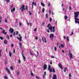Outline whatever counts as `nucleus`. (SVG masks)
<instances>
[{
  "label": "nucleus",
  "mask_w": 79,
  "mask_h": 79,
  "mask_svg": "<svg viewBox=\"0 0 79 79\" xmlns=\"http://www.w3.org/2000/svg\"><path fill=\"white\" fill-rule=\"evenodd\" d=\"M10 37H13V35H10Z\"/></svg>",
  "instance_id": "8fccbe9b"
},
{
  "label": "nucleus",
  "mask_w": 79,
  "mask_h": 79,
  "mask_svg": "<svg viewBox=\"0 0 79 79\" xmlns=\"http://www.w3.org/2000/svg\"><path fill=\"white\" fill-rule=\"evenodd\" d=\"M26 10H27V6L26 7Z\"/></svg>",
  "instance_id": "338daca9"
},
{
  "label": "nucleus",
  "mask_w": 79,
  "mask_h": 79,
  "mask_svg": "<svg viewBox=\"0 0 79 79\" xmlns=\"http://www.w3.org/2000/svg\"><path fill=\"white\" fill-rule=\"evenodd\" d=\"M29 15H32V13H31V11H29Z\"/></svg>",
  "instance_id": "ea45409f"
},
{
  "label": "nucleus",
  "mask_w": 79,
  "mask_h": 79,
  "mask_svg": "<svg viewBox=\"0 0 79 79\" xmlns=\"http://www.w3.org/2000/svg\"><path fill=\"white\" fill-rule=\"evenodd\" d=\"M19 71H18L17 73V75L18 76H19Z\"/></svg>",
  "instance_id": "58836bf2"
},
{
  "label": "nucleus",
  "mask_w": 79,
  "mask_h": 79,
  "mask_svg": "<svg viewBox=\"0 0 79 79\" xmlns=\"http://www.w3.org/2000/svg\"><path fill=\"white\" fill-rule=\"evenodd\" d=\"M0 39H1V40H3L4 39V38H3V37H1L0 36Z\"/></svg>",
  "instance_id": "bb28decb"
},
{
  "label": "nucleus",
  "mask_w": 79,
  "mask_h": 79,
  "mask_svg": "<svg viewBox=\"0 0 79 79\" xmlns=\"http://www.w3.org/2000/svg\"><path fill=\"white\" fill-rule=\"evenodd\" d=\"M69 77H71V73L69 74Z\"/></svg>",
  "instance_id": "a18cd8bd"
},
{
  "label": "nucleus",
  "mask_w": 79,
  "mask_h": 79,
  "mask_svg": "<svg viewBox=\"0 0 79 79\" xmlns=\"http://www.w3.org/2000/svg\"><path fill=\"white\" fill-rule=\"evenodd\" d=\"M41 6H45V4H44V3L42 2H41Z\"/></svg>",
  "instance_id": "a211bd4d"
},
{
  "label": "nucleus",
  "mask_w": 79,
  "mask_h": 79,
  "mask_svg": "<svg viewBox=\"0 0 79 79\" xmlns=\"http://www.w3.org/2000/svg\"><path fill=\"white\" fill-rule=\"evenodd\" d=\"M53 37H54V35H53V34H52V33H51L50 35V38H51V39H53Z\"/></svg>",
  "instance_id": "1a4fd4ad"
},
{
  "label": "nucleus",
  "mask_w": 79,
  "mask_h": 79,
  "mask_svg": "<svg viewBox=\"0 0 79 79\" xmlns=\"http://www.w3.org/2000/svg\"><path fill=\"white\" fill-rule=\"evenodd\" d=\"M5 0V1H6L7 3H8L10 2V0Z\"/></svg>",
  "instance_id": "a878e982"
},
{
  "label": "nucleus",
  "mask_w": 79,
  "mask_h": 79,
  "mask_svg": "<svg viewBox=\"0 0 79 79\" xmlns=\"http://www.w3.org/2000/svg\"><path fill=\"white\" fill-rule=\"evenodd\" d=\"M47 32H50V31H49V30H48V29L47 30Z\"/></svg>",
  "instance_id": "13d9d810"
},
{
  "label": "nucleus",
  "mask_w": 79,
  "mask_h": 79,
  "mask_svg": "<svg viewBox=\"0 0 79 79\" xmlns=\"http://www.w3.org/2000/svg\"><path fill=\"white\" fill-rule=\"evenodd\" d=\"M25 6H24V5H23L20 7L19 8L20 10H21V11L22 12H23V11L24 10H25V8H24Z\"/></svg>",
  "instance_id": "f03ea898"
},
{
  "label": "nucleus",
  "mask_w": 79,
  "mask_h": 79,
  "mask_svg": "<svg viewBox=\"0 0 79 79\" xmlns=\"http://www.w3.org/2000/svg\"><path fill=\"white\" fill-rule=\"evenodd\" d=\"M5 44H7V40H5L4 41V42Z\"/></svg>",
  "instance_id": "b1692460"
},
{
  "label": "nucleus",
  "mask_w": 79,
  "mask_h": 79,
  "mask_svg": "<svg viewBox=\"0 0 79 79\" xmlns=\"http://www.w3.org/2000/svg\"><path fill=\"white\" fill-rule=\"evenodd\" d=\"M69 10H72L71 8V7L70 6L69 7Z\"/></svg>",
  "instance_id": "680f3d73"
},
{
  "label": "nucleus",
  "mask_w": 79,
  "mask_h": 79,
  "mask_svg": "<svg viewBox=\"0 0 79 79\" xmlns=\"http://www.w3.org/2000/svg\"><path fill=\"white\" fill-rule=\"evenodd\" d=\"M5 22L6 23H8V21H7V19H6L5 20Z\"/></svg>",
  "instance_id": "c9c22d12"
},
{
  "label": "nucleus",
  "mask_w": 79,
  "mask_h": 79,
  "mask_svg": "<svg viewBox=\"0 0 79 79\" xmlns=\"http://www.w3.org/2000/svg\"><path fill=\"white\" fill-rule=\"evenodd\" d=\"M64 39H66V37L65 36H64Z\"/></svg>",
  "instance_id": "3c124183"
},
{
  "label": "nucleus",
  "mask_w": 79,
  "mask_h": 79,
  "mask_svg": "<svg viewBox=\"0 0 79 79\" xmlns=\"http://www.w3.org/2000/svg\"><path fill=\"white\" fill-rule=\"evenodd\" d=\"M48 13H49V14H51V10H50L49 11Z\"/></svg>",
  "instance_id": "4c0bfd02"
},
{
  "label": "nucleus",
  "mask_w": 79,
  "mask_h": 79,
  "mask_svg": "<svg viewBox=\"0 0 79 79\" xmlns=\"http://www.w3.org/2000/svg\"><path fill=\"white\" fill-rule=\"evenodd\" d=\"M52 72L53 73H55V70L54 69H52Z\"/></svg>",
  "instance_id": "f704fd0d"
},
{
  "label": "nucleus",
  "mask_w": 79,
  "mask_h": 79,
  "mask_svg": "<svg viewBox=\"0 0 79 79\" xmlns=\"http://www.w3.org/2000/svg\"><path fill=\"white\" fill-rule=\"evenodd\" d=\"M9 31L11 32V34H12L13 32H14V30L13 28H10V29H9Z\"/></svg>",
  "instance_id": "423d86ee"
},
{
  "label": "nucleus",
  "mask_w": 79,
  "mask_h": 79,
  "mask_svg": "<svg viewBox=\"0 0 79 79\" xmlns=\"http://www.w3.org/2000/svg\"><path fill=\"white\" fill-rule=\"evenodd\" d=\"M67 41H69V37L67 36Z\"/></svg>",
  "instance_id": "393cba45"
},
{
  "label": "nucleus",
  "mask_w": 79,
  "mask_h": 79,
  "mask_svg": "<svg viewBox=\"0 0 79 79\" xmlns=\"http://www.w3.org/2000/svg\"><path fill=\"white\" fill-rule=\"evenodd\" d=\"M19 63H21V60H19Z\"/></svg>",
  "instance_id": "0e129e2a"
},
{
  "label": "nucleus",
  "mask_w": 79,
  "mask_h": 79,
  "mask_svg": "<svg viewBox=\"0 0 79 79\" xmlns=\"http://www.w3.org/2000/svg\"><path fill=\"white\" fill-rule=\"evenodd\" d=\"M21 44H22V43L21 42H20L19 44V45L20 46H21Z\"/></svg>",
  "instance_id": "37998d69"
},
{
  "label": "nucleus",
  "mask_w": 79,
  "mask_h": 79,
  "mask_svg": "<svg viewBox=\"0 0 79 79\" xmlns=\"http://www.w3.org/2000/svg\"><path fill=\"white\" fill-rule=\"evenodd\" d=\"M10 69L11 70H13V68L12 67V66L10 67Z\"/></svg>",
  "instance_id": "c85d7f7f"
},
{
  "label": "nucleus",
  "mask_w": 79,
  "mask_h": 79,
  "mask_svg": "<svg viewBox=\"0 0 79 79\" xmlns=\"http://www.w3.org/2000/svg\"><path fill=\"white\" fill-rule=\"evenodd\" d=\"M15 10V8H14L12 9L11 10V12H13V11Z\"/></svg>",
  "instance_id": "412c9836"
},
{
  "label": "nucleus",
  "mask_w": 79,
  "mask_h": 79,
  "mask_svg": "<svg viewBox=\"0 0 79 79\" xmlns=\"http://www.w3.org/2000/svg\"><path fill=\"white\" fill-rule=\"evenodd\" d=\"M51 58H55V56L53 55L51 56Z\"/></svg>",
  "instance_id": "473e14b6"
},
{
  "label": "nucleus",
  "mask_w": 79,
  "mask_h": 79,
  "mask_svg": "<svg viewBox=\"0 0 79 79\" xmlns=\"http://www.w3.org/2000/svg\"><path fill=\"white\" fill-rule=\"evenodd\" d=\"M50 64H52V60H50Z\"/></svg>",
  "instance_id": "e433bc0d"
},
{
  "label": "nucleus",
  "mask_w": 79,
  "mask_h": 79,
  "mask_svg": "<svg viewBox=\"0 0 79 79\" xmlns=\"http://www.w3.org/2000/svg\"><path fill=\"white\" fill-rule=\"evenodd\" d=\"M43 68L44 70H45V69H47V65H46V64H44V66H43Z\"/></svg>",
  "instance_id": "dca6fc26"
},
{
  "label": "nucleus",
  "mask_w": 79,
  "mask_h": 79,
  "mask_svg": "<svg viewBox=\"0 0 79 79\" xmlns=\"http://www.w3.org/2000/svg\"><path fill=\"white\" fill-rule=\"evenodd\" d=\"M42 40L43 41V42L44 43H46L47 42V40H46V38L45 37H42Z\"/></svg>",
  "instance_id": "20e7f679"
},
{
  "label": "nucleus",
  "mask_w": 79,
  "mask_h": 79,
  "mask_svg": "<svg viewBox=\"0 0 79 79\" xmlns=\"http://www.w3.org/2000/svg\"><path fill=\"white\" fill-rule=\"evenodd\" d=\"M69 54L70 56V60H71V59H73V54H72V53H71L70 51L69 52Z\"/></svg>",
  "instance_id": "0eeeda50"
},
{
  "label": "nucleus",
  "mask_w": 79,
  "mask_h": 79,
  "mask_svg": "<svg viewBox=\"0 0 79 79\" xmlns=\"http://www.w3.org/2000/svg\"><path fill=\"white\" fill-rule=\"evenodd\" d=\"M6 38H7V39L8 40H9V39H10V37L9 36V35H7Z\"/></svg>",
  "instance_id": "4be33fe9"
},
{
  "label": "nucleus",
  "mask_w": 79,
  "mask_h": 79,
  "mask_svg": "<svg viewBox=\"0 0 79 79\" xmlns=\"http://www.w3.org/2000/svg\"><path fill=\"white\" fill-rule=\"evenodd\" d=\"M36 78H37L38 79H40V78H39V77H37V76L36 77Z\"/></svg>",
  "instance_id": "4d7b16f0"
},
{
  "label": "nucleus",
  "mask_w": 79,
  "mask_h": 79,
  "mask_svg": "<svg viewBox=\"0 0 79 79\" xmlns=\"http://www.w3.org/2000/svg\"><path fill=\"white\" fill-rule=\"evenodd\" d=\"M13 6L12 5H11L10 6V8H13Z\"/></svg>",
  "instance_id": "09e8293b"
},
{
  "label": "nucleus",
  "mask_w": 79,
  "mask_h": 79,
  "mask_svg": "<svg viewBox=\"0 0 79 79\" xmlns=\"http://www.w3.org/2000/svg\"><path fill=\"white\" fill-rule=\"evenodd\" d=\"M21 24H22V23H19V26H21Z\"/></svg>",
  "instance_id": "603ef678"
},
{
  "label": "nucleus",
  "mask_w": 79,
  "mask_h": 79,
  "mask_svg": "<svg viewBox=\"0 0 79 79\" xmlns=\"http://www.w3.org/2000/svg\"><path fill=\"white\" fill-rule=\"evenodd\" d=\"M9 56L10 57L11 56V55H12V53H11L10 52H9Z\"/></svg>",
  "instance_id": "5701e85b"
},
{
  "label": "nucleus",
  "mask_w": 79,
  "mask_h": 79,
  "mask_svg": "<svg viewBox=\"0 0 79 79\" xmlns=\"http://www.w3.org/2000/svg\"><path fill=\"white\" fill-rule=\"evenodd\" d=\"M52 29H55V26H54L52 27Z\"/></svg>",
  "instance_id": "774afa93"
},
{
  "label": "nucleus",
  "mask_w": 79,
  "mask_h": 79,
  "mask_svg": "<svg viewBox=\"0 0 79 79\" xmlns=\"http://www.w3.org/2000/svg\"><path fill=\"white\" fill-rule=\"evenodd\" d=\"M73 34H74V33H73V32H72L71 34L70 35H73Z\"/></svg>",
  "instance_id": "79ce46f5"
},
{
  "label": "nucleus",
  "mask_w": 79,
  "mask_h": 79,
  "mask_svg": "<svg viewBox=\"0 0 79 79\" xmlns=\"http://www.w3.org/2000/svg\"><path fill=\"white\" fill-rule=\"evenodd\" d=\"M35 39H36V40H38V37H37V36H36Z\"/></svg>",
  "instance_id": "6e6d98bb"
},
{
  "label": "nucleus",
  "mask_w": 79,
  "mask_h": 79,
  "mask_svg": "<svg viewBox=\"0 0 79 79\" xmlns=\"http://www.w3.org/2000/svg\"><path fill=\"white\" fill-rule=\"evenodd\" d=\"M54 50H55V51H56V47H54Z\"/></svg>",
  "instance_id": "bf43d9fd"
},
{
  "label": "nucleus",
  "mask_w": 79,
  "mask_h": 79,
  "mask_svg": "<svg viewBox=\"0 0 79 79\" xmlns=\"http://www.w3.org/2000/svg\"><path fill=\"white\" fill-rule=\"evenodd\" d=\"M30 54L31 56H32V57H33V56H34V55L35 54V53H33L32 52H31V51L30 52Z\"/></svg>",
  "instance_id": "9d476101"
},
{
  "label": "nucleus",
  "mask_w": 79,
  "mask_h": 79,
  "mask_svg": "<svg viewBox=\"0 0 79 79\" xmlns=\"http://www.w3.org/2000/svg\"><path fill=\"white\" fill-rule=\"evenodd\" d=\"M16 32V35H18V31H17Z\"/></svg>",
  "instance_id": "e2e57ef3"
},
{
  "label": "nucleus",
  "mask_w": 79,
  "mask_h": 79,
  "mask_svg": "<svg viewBox=\"0 0 79 79\" xmlns=\"http://www.w3.org/2000/svg\"><path fill=\"white\" fill-rule=\"evenodd\" d=\"M46 18H48V14H46Z\"/></svg>",
  "instance_id": "a19ab883"
},
{
  "label": "nucleus",
  "mask_w": 79,
  "mask_h": 79,
  "mask_svg": "<svg viewBox=\"0 0 79 79\" xmlns=\"http://www.w3.org/2000/svg\"><path fill=\"white\" fill-rule=\"evenodd\" d=\"M31 75L32 76H34V74L32 73H31Z\"/></svg>",
  "instance_id": "c03bdc74"
},
{
  "label": "nucleus",
  "mask_w": 79,
  "mask_h": 79,
  "mask_svg": "<svg viewBox=\"0 0 79 79\" xmlns=\"http://www.w3.org/2000/svg\"><path fill=\"white\" fill-rule=\"evenodd\" d=\"M34 31H35V32H36V31H37V29L36 28H35L34 30Z\"/></svg>",
  "instance_id": "864d4df0"
},
{
  "label": "nucleus",
  "mask_w": 79,
  "mask_h": 79,
  "mask_svg": "<svg viewBox=\"0 0 79 79\" xmlns=\"http://www.w3.org/2000/svg\"><path fill=\"white\" fill-rule=\"evenodd\" d=\"M50 19V22H51L52 21V18L50 17V19Z\"/></svg>",
  "instance_id": "c756f323"
},
{
  "label": "nucleus",
  "mask_w": 79,
  "mask_h": 79,
  "mask_svg": "<svg viewBox=\"0 0 79 79\" xmlns=\"http://www.w3.org/2000/svg\"><path fill=\"white\" fill-rule=\"evenodd\" d=\"M6 71H7V72H8V74H10L11 73H10V71L8 70V69H7V68H6Z\"/></svg>",
  "instance_id": "f3484780"
},
{
  "label": "nucleus",
  "mask_w": 79,
  "mask_h": 79,
  "mask_svg": "<svg viewBox=\"0 0 79 79\" xmlns=\"http://www.w3.org/2000/svg\"><path fill=\"white\" fill-rule=\"evenodd\" d=\"M67 68L66 67H65L64 68V73L66 72V71H67Z\"/></svg>",
  "instance_id": "6ab92c4d"
},
{
  "label": "nucleus",
  "mask_w": 79,
  "mask_h": 79,
  "mask_svg": "<svg viewBox=\"0 0 79 79\" xmlns=\"http://www.w3.org/2000/svg\"><path fill=\"white\" fill-rule=\"evenodd\" d=\"M2 32L3 34H4V35H6V34H7V33L6 32H5V30L4 29L3 30Z\"/></svg>",
  "instance_id": "ddd939ff"
},
{
  "label": "nucleus",
  "mask_w": 79,
  "mask_h": 79,
  "mask_svg": "<svg viewBox=\"0 0 79 79\" xmlns=\"http://www.w3.org/2000/svg\"><path fill=\"white\" fill-rule=\"evenodd\" d=\"M14 45V44H11V47H13V46Z\"/></svg>",
  "instance_id": "49530a36"
},
{
  "label": "nucleus",
  "mask_w": 79,
  "mask_h": 79,
  "mask_svg": "<svg viewBox=\"0 0 79 79\" xmlns=\"http://www.w3.org/2000/svg\"><path fill=\"white\" fill-rule=\"evenodd\" d=\"M50 3H49L48 4V6H50Z\"/></svg>",
  "instance_id": "5fc2aeb1"
},
{
  "label": "nucleus",
  "mask_w": 79,
  "mask_h": 79,
  "mask_svg": "<svg viewBox=\"0 0 79 79\" xmlns=\"http://www.w3.org/2000/svg\"><path fill=\"white\" fill-rule=\"evenodd\" d=\"M50 26V23H49L48 24V26H47V27H49V26Z\"/></svg>",
  "instance_id": "052dcab7"
},
{
  "label": "nucleus",
  "mask_w": 79,
  "mask_h": 79,
  "mask_svg": "<svg viewBox=\"0 0 79 79\" xmlns=\"http://www.w3.org/2000/svg\"><path fill=\"white\" fill-rule=\"evenodd\" d=\"M17 38L19 40V41L20 42H22V37H21V36H20V38L18 37H17Z\"/></svg>",
  "instance_id": "f8f14e48"
},
{
  "label": "nucleus",
  "mask_w": 79,
  "mask_h": 79,
  "mask_svg": "<svg viewBox=\"0 0 79 79\" xmlns=\"http://www.w3.org/2000/svg\"><path fill=\"white\" fill-rule=\"evenodd\" d=\"M60 46L61 47V48H64V45H63V44H60Z\"/></svg>",
  "instance_id": "aec40b11"
},
{
  "label": "nucleus",
  "mask_w": 79,
  "mask_h": 79,
  "mask_svg": "<svg viewBox=\"0 0 79 79\" xmlns=\"http://www.w3.org/2000/svg\"><path fill=\"white\" fill-rule=\"evenodd\" d=\"M42 11V12L44 13V11H45V9L43 8Z\"/></svg>",
  "instance_id": "72a5a7b5"
},
{
  "label": "nucleus",
  "mask_w": 79,
  "mask_h": 79,
  "mask_svg": "<svg viewBox=\"0 0 79 79\" xmlns=\"http://www.w3.org/2000/svg\"><path fill=\"white\" fill-rule=\"evenodd\" d=\"M4 78L5 79H8V77H7V76H5Z\"/></svg>",
  "instance_id": "2f4dec72"
},
{
  "label": "nucleus",
  "mask_w": 79,
  "mask_h": 79,
  "mask_svg": "<svg viewBox=\"0 0 79 79\" xmlns=\"http://www.w3.org/2000/svg\"><path fill=\"white\" fill-rule=\"evenodd\" d=\"M74 14L75 23H78L79 25V19L77 18L79 15V12L77 11L74 12Z\"/></svg>",
  "instance_id": "f257e3e1"
},
{
  "label": "nucleus",
  "mask_w": 79,
  "mask_h": 79,
  "mask_svg": "<svg viewBox=\"0 0 79 79\" xmlns=\"http://www.w3.org/2000/svg\"><path fill=\"white\" fill-rule=\"evenodd\" d=\"M48 29L51 32H52V26H50L49 27H48Z\"/></svg>",
  "instance_id": "9b49d317"
},
{
  "label": "nucleus",
  "mask_w": 79,
  "mask_h": 79,
  "mask_svg": "<svg viewBox=\"0 0 79 79\" xmlns=\"http://www.w3.org/2000/svg\"><path fill=\"white\" fill-rule=\"evenodd\" d=\"M34 5L35 6H36V2H32V6L31 7L32 9H33Z\"/></svg>",
  "instance_id": "6e6552de"
},
{
  "label": "nucleus",
  "mask_w": 79,
  "mask_h": 79,
  "mask_svg": "<svg viewBox=\"0 0 79 79\" xmlns=\"http://www.w3.org/2000/svg\"><path fill=\"white\" fill-rule=\"evenodd\" d=\"M58 66H59V68H60V69H63V67H62V65H61V63H59L58 64Z\"/></svg>",
  "instance_id": "4468645a"
},
{
  "label": "nucleus",
  "mask_w": 79,
  "mask_h": 79,
  "mask_svg": "<svg viewBox=\"0 0 79 79\" xmlns=\"http://www.w3.org/2000/svg\"><path fill=\"white\" fill-rule=\"evenodd\" d=\"M48 70L50 73H52V69L51 67L50 66V65H48Z\"/></svg>",
  "instance_id": "7ed1b4c3"
},
{
  "label": "nucleus",
  "mask_w": 79,
  "mask_h": 79,
  "mask_svg": "<svg viewBox=\"0 0 79 79\" xmlns=\"http://www.w3.org/2000/svg\"><path fill=\"white\" fill-rule=\"evenodd\" d=\"M26 22H27V24L28 25V26H29V24H30V23H28L27 21V20H26Z\"/></svg>",
  "instance_id": "7c9ffc66"
},
{
  "label": "nucleus",
  "mask_w": 79,
  "mask_h": 79,
  "mask_svg": "<svg viewBox=\"0 0 79 79\" xmlns=\"http://www.w3.org/2000/svg\"><path fill=\"white\" fill-rule=\"evenodd\" d=\"M44 74L45 76V75H46V72H44Z\"/></svg>",
  "instance_id": "69168bd1"
},
{
  "label": "nucleus",
  "mask_w": 79,
  "mask_h": 79,
  "mask_svg": "<svg viewBox=\"0 0 79 79\" xmlns=\"http://www.w3.org/2000/svg\"><path fill=\"white\" fill-rule=\"evenodd\" d=\"M22 55L23 56V58L24 60V61H26V57H25V56H24V55H23V54L24 53V51L23 50H22Z\"/></svg>",
  "instance_id": "39448f33"
},
{
  "label": "nucleus",
  "mask_w": 79,
  "mask_h": 79,
  "mask_svg": "<svg viewBox=\"0 0 79 79\" xmlns=\"http://www.w3.org/2000/svg\"><path fill=\"white\" fill-rule=\"evenodd\" d=\"M53 76V77L52 78V79H57V78L56 77V74H54Z\"/></svg>",
  "instance_id": "2eb2a0df"
},
{
  "label": "nucleus",
  "mask_w": 79,
  "mask_h": 79,
  "mask_svg": "<svg viewBox=\"0 0 79 79\" xmlns=\"http://www.w3.org/2000/svg\"><path fill=\"white\" fill-rule=\"evenodd\" d=\"M55 29H53L52 30L53 32H55Z\"/></svg>",
  "instance_id": "de8ad7c7"
},
{
  "label": "nucleus",
  "mask_w": 79,
  "mask_h": 79,
  "mask_svg": "<svg viewBox=\"0 0 79 79\" xmlns=\"http://www.w3.org/2000/svg\"><path fill=\"white\" fill-rule=\"evenodd\" d=\"M68 18V16H67V15H66L65 17H64V18L65 19V20H66L67 19V18Z\"/></svg>",
  "instance_id": "cd10ccee"
}]
</instances>
